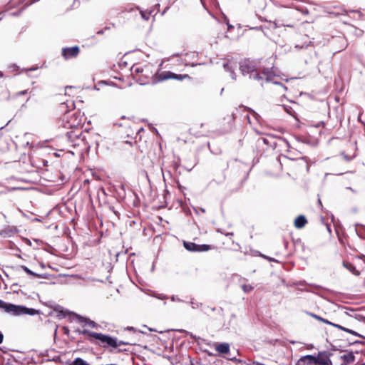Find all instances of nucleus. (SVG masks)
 Wrapping results in <instances>:
<instances>
[{
    "mask_svg": "<svg viewBox=\"0 0 365 365\" xmlns=\"http://www.w3.org/2000/svg\"><path fill=\"white\" fill-rule=\"evenodd\" d=\"M27 6H28V4H27V5H26V6H24L22 9H21L19 11L11 13V15H12V16H19V15L21 14V13L22 12V11H23V10H24V9Z\"/></svg>",
    "mask_w": 365,
    "mask_h": 365,
    "instance_id": "obj_33",
    "label": "nucleus"
},
{
    "mask_svg": "<svg viewBox=\"0 0 365 365\" xmlns=\"http://www.w3.org/2000/svg\"><path fill=\"white\" fill-rule=\"evenodd\" d=\"M142 18L145 20H148L150 16V11H140Z\"/></svg>",
    "mask_w": 365,
    "mask_h": 365,
    "instance_id": "obj_29",
    "label": "nucleus"
},
{
    "mask_svg": "<svg viewBox=\"0 0 365 365\" xmlns=\"http://www.w3.org/2000/svg\"><path fill=\"white\" fill-rule=\"evenodd\" d=\"M341 358L343 360V363L341 365H349L355 361V356L352 351L344 354Z\"/></svg>",
    "mask_w": 365,
    "mask_h": 365,
    "instance_id": "obj_12",
    "label": "nucleus"
},
{
    "mask_svg": "<svg viewBox=\"0 0 365 365\" xmlns=\"http://www.w3.org/2000/svg\"><path fill=\"white\" fill-rule=\"evenodd\" d=\"M351 332L353 333H351V334H353L354 336H359V337H363L361 334H359V333H357L356 331L352 330Z\"/></svg>",
    "mask_w": 365,
    "mask_h": 365,
    "instance_id": "obj_45",
    "label": "nucleus"
},
{
    "mask_svg": "<svg viewBox=\"0 0 365 365\" xmlns=\"http://www.w3.org/2000/svg\"><path fill=\"white\" fill-rule=\"evenodd\" d=\"M341 155H342V156L344 157V158L346 161H350V160L352 159V158H351V157H349L348 155H346V154H344V153H342Z\"/></svg>",
    "mask_w": 365,
    "mask_h": 365,
    "instance_id": "obj_40",
    "label": "nucleus"
},
{
    "mask_svg": "<svg viewBox=\"0 0 365 365\" xmlns=\"http://www.w3.org/2000/svg\"><path fill=\"white\" fill-rule=\"evenodd\" d=\"M183 247L190 252H198V245L192 242L183 241Z\"/></svg>",
    "mask_w": 365,
    "mask_h": 365,
    "instance_id": "obj_17",
    "label": "nucleus"
},
{
    "mask_svg": "<svg viewBox=\"0 0 365 365\" xmlns=\"http://www.w3.org/2000/svg\"><path fill=\"white\" fill-rule=\"evenodd\" d=\"M316 365H332V362L329 355L326 352H319L317 356H315Z\"/></svg>",
    "mask_w": 365,
    "mask_h": 365,
    "instance_id": "obj_9",
    "label": "nucleus"
},
{
    "mask_svg": "<svg viewBox=\"0 0 365 365\" xmlns=\"http://www.w3.org/2000/svg\"><path fill=\"white\" fill-rule=\"evenodd\" d=\"M108 29H109L108 27H106L104 29H101V30L98 31L96 34L98 35H101V34H103L104 33V30H107Z\"/></svg>",
    "mask_w": 365,
    "mask_h": 365,
    "instance_id": "obj_42",
    "label": "nucleus"
},
{
    "mask_svg": "<svg viewBox=\"0 0 365 365\" xmlns=\"http://www.w3.org/2000/svg\"><path fill=\"white\" fill-rule=\"evenodd\" d=\"M33 221H34V222H40V221H41V220H40L39 218H34V219L33 220Z\"/></svg>",
    "mask_w": 365,
    "mask_h": 365,
    "instance_id": "obj_56",
    "label": "nucleus"
},
{
    "mask_svg": "<svg viewBox=\"0 0 365 365\" xmlns=\"http://www.w3.org/2000/svg\"><path fill=\"white\" fill-rule=\"evenodd\" d=\"M345 329L346 330H344V331H346L347 333H349V334L352 333L351 332L352 329H348V328H346V327H345Z\"/></svg>",
    "mask_w": 365,
    "mask_h": 365,
    "instance_id": "obj_52",
    "label": "nucleus"
},
{
    "mask_svg": "<svg viewBox=\"0 0 365 365\" xmlns=\"http://www.w3.org/2000/svg\"><path fill=\"white\" fill-rule=\"evenodd\" d=\"M148 68V66H145V68H143L141 66H133L131 67V72H132V74H134V73H143L145 69Z\"/></svg>",
    "mask_w": 365,
    "mask_h": 365,
    "instance_id": "obj_21",
    "label": "nucleus"
},
{
    "mask_svg": "<svg viewBox=\"0 0 365 365\" xmlns=\"http://www.w3.org/2000/svg\"><path fill=\"white\" fill-rule=\"evenodd\" d=\"M126 329L128 331H135V329L133 327H128Z\"/></svg>",
    "mask_w": 365,
    "mask_h": 365,
    "instance_id": "obj_50",
    "label": "nucleus"
},
{
    "mask_svg": "<svg viewBox=\"0 0 365 365\" xmlns=\"http://www.w3.org/2000/svg\"><path fill=\"white\" fill-rule=\"evenodd\" d=\"M346 189L350 190L352 192H355V190L353 188H351V187H346Z\"/></svg>",
    "mask_w": 365,
    "mask_h": 365,
    "instance_id": "obj_55",
    "label": "nucleus"
},
{
    "mask_svg": "<svg viewBox=\"0 0 365 365\" xmlns=\"http://www.w3.org/2000/svg\"><path fill=\"white\" fill-rule=\"evenodd\" d=\"M179 331H180V332H186V334H187V335H190L192 338H195V336H194L192 333H190V332H188V331H185V330H183V329H180V330H179Z\"/></svg>",
    "mask_w": 365,
    "mask_h": 365,
    "instance_id": "obj_43",
    "label": "nucleus"
},
{
    "mask_svg": "<svg viewBox=\"0 0 365 365\" xmlns=\"http://www.w3.org/2000/svg\"><path fill=\"white\" fill-rule=\"evenodd\" d=\"M76 332H78L79 334H83V335L88 334L92 337H93V334H98L97 332L91 331L88 329H83V330L77 329Z\"/></svg>",
    "mask_w": 365,
    "mask_h": 365,
    "instance_id": "obj_24",
    "label": "nucleus"
},
{
    "mask_svg": "<svg viewBox=\"0 0 365 365\" xmlns=\"http://www.w3.org/2000/svg\"><path fill=\"white\" fill-rule=\"evenodd\" d=\"M170 299L173 301V302H182V299H180L178 296L176 295H173L171 297H170Z\"/></svg>",
    "mask_w": 365,
    "mask_h": 365,
    "instance_id": "obj_35",
    "label": "nucleus"
},
{
    "mask_svg": "<svg viewBox=\"0 0 365 365\" xmlns=\"http://www.w3.org/2000/svg\"><path fill=\"white\" fill-rule=\"evenodd\" d=\"M80 53V48L78 46L72 47H65L62 48L61 56L65 60L76 58Z\"/></svg>",
    "mask_w": 365,
    "mask_h": 365,
    "instance_id": "obj_6",
    "label": "nucleus"
},
{
    "mask_svg": "<svg viewBox=\"0 0 365 365\" xmlns=\"http://www.w3.org/2000/svg\"><path fill=\"white\" fill-rule=\"evenodd\" d=\"M64 333H65L66 334H68V333H69V330H68V328L64 327Z\"/></svg>",
    "mask_w": 365,
    "mask_h": 365,
    "instance_id": "obj_54",
    "label": "nucleus"
},
{
    "mask_svg": "<svg viewBox=\"0 0 365 365\" xmlns=\"http://www.w3.org/2000/svg\"><path fill=\"white\" fill-rule=\"evenodd\" d=\"M318 204H319L320 205H322V202H321L320 199H319V200H318Z\"/></svg>",
    "mask_w": 365,
    "mask_h": 365,
    "instance_id": "obj_61",
    "label": "nucleus"
},
{
    "mask_svg": "<svg viewBox=\"0 0 365 365\" xmlns=\"http://www.w3.org/2000/svg\"><path fill=\"white\" fill-rule=\"evenodd\" d=\"M307 220L304 215H299L295 220H294V226L298 229H302L307 224Z\"/></svg>",
    "mask_w": 365,
    "mask_h": 365,
    "instance_id": "obj_14",
    "label": "nucleus"
},
{
    "mask_svg": "<svg viewBox=\"0 0 365 365\" xmlns=\"http://www.w3.org/2000/svg\"><path fill=\"white\" fill-rule=\"evenodd\" d=\"M273 24H274V28H278V27H280V26L293 27V26L291 25V24H282L280 20H275L273 22Z\"/></svg>",
    "mask_w": 365,
    "mask_h": 365,
    "instance_id": "obj_26",
    "label": "nucleus"
},
{
    "mask_svg": "<svg viewBox=\"0 0 365 365\" xmlns=\"http://www.w3.org/2000/svg\"><path fill=\"white\" fill-rule=\"evenodd\" d=\"M127 250L123 252H117L116 255H115V257L116 258H118L120 255H125L127 253ZM116 260H118V259H116Z\"/></svg>",
    "mask_w": 365,
    "mask_h": 365,
    "instance_id": "obj_44",
    "label": "nucleus"
},
{
    "mask_svg": "<svg viewBox=\"0 0 365 365\" xmlns=\"http://www.w3.org/2000/svg\"><path fill=\"white\" fill-rule=\"evenodd\" d=\"M198 252H206L210 249V246L208 245H198Z\"/></svg>",
    "mask_w": 365,
    "mask_h": 365,
    "instance_id": "obj_27",
    "label": "nucleus"
},
{
    "mask_svg": "<svg viewBox=\"0 0 365 365\" xmlns=\"http://www.w3.org/2000/svg\"><path fill=\"white\" fill-rule=\"evenodd\" d=\"M225 179H226V175H225V172H223L222 176L221 178H217L215 180H216L217 183L220 184V183L222 182L223 181H225Z\"/></svg>",
    "mask_w": 365,
    "mask_h": 365,
    "instance_id": "obj_31",
    "label": "nucleus"
},
{
    "mask_svg": "<svg viewBox=\"0 0 365 365\" xmlns=\"http://www.w3.org/2000/svg\"><path fill=\"white\" fill-rule=\"evenodd\" d=\"M26 103L27 102H25L24 103H23L19 109L20 111H23L24 110H25L26 108Z\"/></svg>",
    "mask_w": 365,
    "mask_h": 365,
    "instance_id": "obj_41",
    "label": "nucleus"
},
{
    "mask_svg": "<svg viewBox=\"0 0 365 365\" xmlns=\"http://www.w3.org/2000/svg\"><path fill=\"white\" fill-rule=\"evenodd\" d=\"M230 76L235 80L236 79V75L235 74V73L230 68Z\"/></svg>",
    "mask_w": 365,
    "mask_h": 365,
    "instance_id": "obj_37",
    "label": "nucleus"
},
{
    "mask_svg": "<svg viewBox=\"0 0 365 365\" xmlns=\"http://www.w3.org/2000/svg\"><path fill=\"white\" fill-rule=\"evenodd\" d=\"M21 269H23L25 272H26L28 274L31 275V276H33L34 277H37V278H42V279H46L47 277H46V274H38V273H36L34 272H33L32 270L29 269L25 265H21Z\"/></svg>",
    "mask_w": 365,
    "mask_h": 365,
    "instance_id": "obj_15",
    "label": "nucleus"
},
{
    "mask_svg": "<svg viewBox=\"0 0 365 365\" xmlns=\"http://www.w3.org/2000/svg\"><path fill=\"white\" fill-rule=\"evenodd\" d=\"M140 333L144 334L143 331H139Z\"/></svg>",
    "mask_w": 365,
    "mask_h": 365,
    "instance_id": "obj_64",
    "label": "nucleus"
},
{
    "mask_svg": "<svg viewBox=\"0 0 365 365\" xmlns=\"http://www.w3.org/2000/svg\"><path fill=\"white\" fill-rule=\"evenodd\" d=\"M284 110H286L287 113H289V114H292L291 113V110H292V108L291 107H289V106H283Z\"/></svg>",
    "mask_w": 365,
    "mask_h": 365,
    "instance_id": "obj_38",
    "label": "nucleus"
},
{
    "mask_svg": "<svg viewBox=\"0 0 365 365\" xmlns=\"http://www.w3.org/2000/svg\"><path fill=\"white\" fill-rule=\"evenodd\" d=\"M310 315L314 317V319L320 321V322H322L327 324H331V322H329V320L326 319H324L322 317H321L320 316H318L315 314H310Z\"/></svg>",
    "mask_w": 365,
    "mask_h": 365,
    "instance_id": "obj_25",
    "label": "nucleus"
},
{
    "mask_svg": "<svg viewBox=\"0 0 365 365\" xmlns=\"http://www.w3.org/2000/svg\"><path fill=\"white\" fill-rule=\"evenodd\" d=\"M37 68H38L37 67H31V68H28L27 71H33L36 70Z\"/></svg>",
    "mask_w": 365,
    "mask_h": 365,
    "instance_id": "obj_51",
    "label": "nucleus"
},
{
    "mask_svg": "<svg viewBox=\"0 0 365 365\" xmlns=\"http://www.w3.org/2000/svg\"><path fill=\"white\" fill-rule=\"evenodd\" d=\"M73 365H88V364L81 358H76L73 361Z\"/></svg>",
    "mask_w": 365,
    "mask_h": 365,
    "instance_id": "obj_23",
    "label": "nucleus"
},
{
    "mask_svg": "<svg viewBox=\"0 0 365 365\" xmlns=\"http://www.w3.org/2000/svg\"><path fill=\"white\" fill-rule=\"evenodd\" d=\"M263 142H264V143H265V144H268V143H267V139H265V138H264V139H263Z\"/></svg>",
    "mask_w": 365,
    "mask_h": 365,
    "instance_id": "obj_57",
    "label": "nucleus"
},
{
    "mask_svg": "<svg viewBox=\"0 0 365 365\" xmlns=\"http://www.w3.org/2000/svg\"><path fill=\"white\" fill-rule=\"evenodd\" d=\"M329 325H331V326H332V327H336V328H338V329H341V330H343V331L346 330V329H345V327H342V326H341V325H339V324H334V323H333V322H331V324H330Z\"/></svg>",
    "mask_w": 365,
    "mask_h": 365,
    "instance_id": "obj_32",
    "label": "nucleus"
},
{
    "mask_svg": "<svg viewBox=\"0 0 365 365\" xmlns=\"http://www.w3.org/2000/svg\"><path fill=\"white\" fill-rule=\"evenodd\" d=\"M217 311L219 313L222 311V309H217L215 307H210L209 306H203L202 307V312L207 315L210 314V312Z\"/></svg>",
    "mask_w": 365,
    "mask_h": 365,
    "instance_id": "obj_20",
    "label": "nucleus"
},
{
    "mask_svg": "<svg viewBox=\"0 0 365 365\" xmlns=\"http://www.w3.org/2000/svg\"><path fill=\"white\" fill-rule=\"evenodd\" d=\"M242 289L245 293H249L253 289V287L250 284H243Z\"/></svg>",
    "mask_w": 365,
    "mask_h": 365,
    "instance_id": "obj_28",
    "label": "nucleus"
},
{
    "mask_svg": "<svg viewBox=\"0 0 365 365\" xmlns=\"http://www.w3.org/2000/svg\"><path fill=\"white\" fill-rule=\"evenodd\" d=\"M156 297L159 299H165L167 298V297L164 294H158V296H156Z\"/></svg>",
    "mask_w": 365,
    "mask_h": 365,
    "instance_id": "obj_39",
    "label": "nucleus"
},
{
    "mask_svg": "<svg viewBox=\"0 0 365 365\" xmlns=\"http://www.w3.org/2000/svg\"><path fill=\"white\" fill-rule=\"evenodd\" d=\"M41 267L42 268H44V267H45V265L43 264V263H41Z\"/></svg>",
    "mask_w": 365,
    "mask_h": 365,
    "instance_id": "obj_58",
    "label": "nucleus"
},
{
    "mask_svg": "<svg viewBox=\"0 0 365 365\" xmlns=\"http://www.w3.org/2000/svg\"><path fill=\"white\" fill-rule=\"evenodd\" d=\"M223 91H224V88H222L221 89V92H220V93L222 94Z\"/></svg>",
    "mask_w": 365,
    "mask_h": 365,
    "instance_id": "obj_62",
    "label": "nucleus"
},
{
    "mask_svg": "<svg viewBox=\"0 0 365 365\" xmlns=\"http://www.w3.org/2000/svg\"><path fill=\"white\" fill-rule=\"evenodd\" d=\"M190 304L192 305V309H197V308H199V307H202V304L200 303V302L191 301Z\"/></svg>",
    "mask_w": 365,
    "mask_h": 365,
    "instance_id": "obj_30",
    "label": "nucleus"
},
{
    "mask_svg": "<svg viewBox=\"0 0 365 365\" xmlns=\"http://www.w3.org/2000/svg\"><path fill=\"white\" fill-rule=\"evenodd\" d=\"M343 266L346 269H347L349 272H351L353 274H354L356 276H359L360 274V272L356 269L355 266L352 263H351L349 262L344 261Z\"/></svg>",
    "mask_w": 365,
    "mask_h": 365,
    "instance_id": "obj_16",
    "label": "nucleus"
},
{
    "mask_svg": "<svg viewBox=\"0 0 365 365\" xmlns=\"http://www.w3.org/2000/svg\"><path fill=\"white\" fill-rule=\"evenodd\" d=\"M297 365H316L315 356H314V355L303 356L297 361Z\"/></svg>",
    "mask_w": 365,
    "mask_h": 365,
    "instance_id": "obj_11",
    "label": "nucleus"
},
{
    "mask_svg": "<svg viewBox=\"0 0 365 365\" xmlns=\"http://www.w3.org/2000/svg\"><path fill=\"white\" fill-rule=\"evenodd\" d=\"M9 68L12 70V71H17L19 69V66L16 64H12L9 66Z\"/></svg>",
    "mask_w": 365,
    "mask_h": 365,
    "instance_id": "obj_36",
    "label": "nucleus"
},
{
    "mask_svg": "<svg viewBox=\"0 0 365 365\" xmlns=\"http://www.w3.org/2000/svg\"><path fill=\"white\" fill-rule=\"evenodd\" d=\"M225 16V24L228 26V19H227V16L224 15Z\"/></svg>",
    "mask_w": 365,
    "mask_h": 365,
    "instance_id": "obj_53",
    "label": "nucleus"
},
{
    "mask_svg": "<svg viewBox=\"0 0 365 365\" xmlns=\"http://www.w3.org/2000/svg\"><path fill=\"white\" fill-rule=\"evenodd\" d=\"M355 232L356 235L361 239L365 240V226L361 224H356Z\"/></svg>",
    "mask_w": 365,
    "mask_h": 365,
    "instance_id": "obj_18",
    "label": "nucleus"
},
{
    "mask_svg": "<svg viewBox=\"0 0 365 365\" xmlns=\"http://www.w3.org/2000/svg\"><path fill=\"white\" fill-rule=\"evenodd\" d=\"M88 135V133L83 134L82 128H77L76 129L66 131L65 133V138L73 147L80 145V143L83 142L86 145H88V147L90 148L91 145L87 138Z\"/></svg>",
    "mask_w": 365,
    "mask_h": 365,
    "instance_id": "obj_3",
    "label": "nucleus"
},
{
    "mask_svg": "<svg viewBox=\"0 0 365 365\" xmlns=\"http://www.w3.org/2000/svg\"><path fill=\"white\" fill-rule=\"evenodd\" d=\"M351 344H365V342L364 341H353Z\"/></svg>",
    "mask_w": 365,
    "mask_h": 365,
    "instance_id": "obj_47",
    "label": "nucleus"
},
{
    "mask_svg": "<svg viewBox=\"0 0 365 365\" xmlns=\"http://www.w3.org/2000/svg\"><path fill=\"white\" fill-rule=\"evenodd\" d=\"M93 338L100 341L103 347L110 346L113 348H117L120 345H133L135 343L118 341L117 338L113 337L110 335L103 334L102 333L93 334Z\"/></svg>",
    "mask_w": 365,
    "mask_h": 365,
    "instance_id": "obj_4",
    "label": "nucleus"
},
{
    "mask_svg": "<svg viewBox=\"0 0 365 365\" xmlns=\"http://www.w3.org/2000/svg\"><path fill=\"white\" fill-rule=\"evenodd\" d=\"M17 312L18 316L21 314H28L30 316H34L36 314H38L40 313V310L34 308H29L23 305H19Z\"/></svg>",
    "mask_w": 365,
    "mask_h": 365,
    "instance_id": "obj_10",
    "label": "nucleus"
},
{
    "mask_svg": "<svg viewBox=\"0 0 365 365\" xmlns=\"http://www.w3.org/2000/svg\"><path fill=\"white\" fill-rule=\"evenodd\" d=\"M29 93H30V91L29 89H26V90H24V91L18 92L16 93V96H23V95H26Z\"/></svg>",
    "mask_w": 365,
    "mask_h": 365,
    "instance_id": "obj_34",
    "label": "nucleus"
},
{
    "mask_svg": "<svg viewBox=\"0 0 365 365\" xmlns=\"http://www.w3.org/2000/svg\"><path fill=\"white\" fill-rule=\"evenodd\" d=\"M58 316H61L63 317H66L67 316L69 317L71 320L76 319L79 323H84L86 324L89 325L92 328H97L98 324L87 317L79 315L75 312H70L68 310H62L59 312Z\"/></svg>",
    "mask_w": 365,
    "mask_h": 365,
    "instance_id": "obj_5",
    "label": "nucleus"
},
{
    "mask_svg": "<svg viewBox=\"0 0 365 365\" xmlns=\"http://www.w3.org/2000/svg\"><path fill=\"white\" fill-rule=\"evenodd\" d=\"M18 307L19 305H16L12 303L6 302L0 299V309L4 310L5 312L11 314L14 316H18Z\"/></svg>",
    "mask_w": 365,
    "mask_h": 365,
    "instance_id": "obj_8",
    "label": "nucleus"
},
{
    "mask_svg": "<svg viewBox=\"0 0 365 365\" xmlns=\"http://www.w3.org/2000/svg\"><path fill=\"white\" fill-rule=\"evenodd\" d=\"M258 62L252 60H245L240 63V70L245 76H248L250 79H253L260 82L262 86L264 83H272L280 86L284 91L287 88L281 83L274 80L276 71L274 67L263 68L258 66Z\"/></svg>",
    "mask_w": 365,
    "mask_h": 365,
    "instance_id": "obj_1",
    "label": "nucleus"
},
{
    "mask_svg": "<svg viewBox=\"0 0 365 365\" xmlns=\"http://www.w3.org/2000/svg\"><path fill=\"white\" fill-rule=\"evenodd\" d=\"M236 354H232L230 351V365H244L242 359H237V355H239L238 350L235 351Z\"/></svg>",
    "mask_w": 365,
    "mask_h": 365,
    "instance_id": "obj_13",
    "label": "nucleus"
},
{
    "mask_svg": "<svg viewBox=\"0 0 365 365\" xmlns=\"http://www.w3.org/2000/svg\"><path fill=\"white\" fill-rule=\"evenodd\" d=\"M4 340V335L2 332L0 331V344L3 342Z\"/></svg>",
    "mask_w": 365,
    "mask_h": 365,
    "instance_id": "obj_49",
    "label": "nucleus"
},
{
    "mask_svg": "<svg viewBox=\"0 0 365 365\" xmlns=\"http://www.w3.org/2000/svg\"><path fill=\"white\" fill-rule=\"evenodd\" d=\"M138 81L139 82V83H140V85H145V84H146V83H147V82H146V81H143V80H142V79H141V78H140L138 80Z\"/></svg>",
    "mask_w": 365,
    "mask_h": 365,
    "instance_id": "obj_46",
    "label": "nucleus"
},
{
    "mask_svg": "<svg viewBox=\"0 0 365 365\" xmlns=\"http://www.w3.org/2000/svg\"><path fill=\"white\" fill-rule=\"evenodd\" d=\"M59 128H62L65 130H73L77 128H81L82 124V116L80 113L76 112H67L58 121Z\"/></svg>",
    "mask_w": 365,
    "mask_h": 365,
    "instance_id": "obj_2",
    "label": "nucleus"
},
{
    "mask_svg": "<svg viewBox=\"0 0 365 365\" xmlns=\"http://www.w3.org/2000/svg\"><path fill=\"white\" fill-rule=\"evenodd\" d=\"M289 342H290L291 344H293L296 343V341H290Z\"/></svg>",
    "mask_w": 365,
    "mask_h": 365,
    "instance_id": "obj_60",
    "label": "nucleus"
},
{
    "mask_svg": "<svg viewBox=\"0 0 365 365\" xmlns=\"http://www.w3.org/2000/svg\"><path fill=\"white\" fill-rule=\"evenodd\" d=\"M216 350L221 354H228V343H221L217 344Z\"/></svg>",
    "mask_w": 365,
    "mask_h": 365,
    "instance_id": "obj_19",
    "label": "nucleus"
},
{
    "mask_svg": "<svg viewBox=\"0 0 365 365\" xmlns=\"http://www.w3.org/2000/svg\"><path fill=\"white\" fill-rule=\"evenodd\" d=\"M229 27H230V30L231 29H232V28H233L232 25V24H230V25H229Z\"/></svg>",
    "mask_w": 365,
    "mask_h": 365,
    "instance_id": "obj_59",
    "label": "nucleus"
},
{
    "mask_svg": "<svg viewBox=\"0 0 365 365\" xmlns=\"http://www.w3.org/2000/svg\"><path fill=\"white\" fill-rule=\"evenodd\" d=\"M215 64L222 67L225 71H228V59H222L220 61H216Z\"/></svg>",
    "mask_w": 365,
    "mask_h": 365,
    "instance_id": "obj_22",
    "label": "nucleus"
},
{
    "mask_svg": "<svg viewBox=\"0 0 365 365\" xmlns=\"http://www.w3.org/2000/svg\"><path fill=\"white\" fill-rule=\"evenodd\" d=\"M185 78H190V76L187 74H176L171 71H166L158 76V81H163L168 79H175L178 81H182L183 79Z\"/></svg>",
    "mask_w": 365,
    "mask_h": 365,
    "instance_id": "obj_7",
    "label": "nucleus"
},
{
    "mask_svg": "<svg viewBox=\"0 0 365 365\" xmlns=\"http://www.w3.org/2000/svg\"><path fill=\"white\" fill-rule=\"evenodd\" d=\"M0 76L2 77L3 76V73L2 72L0 73Z\"/></svg>",
    "mask_w": 365,
    "mask_h": 365,
    "instance_id": "obj_63",
    "label": "nucleus"
},
{
    "mask_svg": "<svg viewBox=\"0 0 365 365\" xmlns=\"http://www.w3.org/2000/svg\"><path fill=\"white\" fill-rule=\"evenodd\" d=\"M128 350L126 349H118V352H120V353H125V352H127Z\"/></svg>",
    "mask_w": 365,
    "mask_h": 365,
    "instance_id": "obj_48",
    "label": "nucleus"
}]
</instances>
